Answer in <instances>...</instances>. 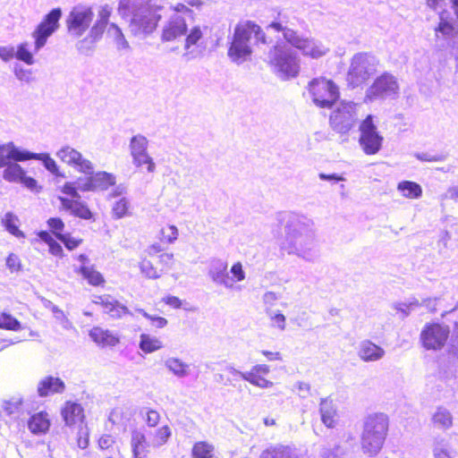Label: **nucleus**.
Instances as JSON below:
<instances>
[{
	"label": "nucleus",
	"instance_id": "nucleus-12",
	"mask_svg": "<svg viewBox=\"0 0 458 458\" xmlns=\"http://www.w3.org/2000/svg\"><path fill=\"white\" fill-rule=\"evenodd\" d=\"M359 143L367 155H375L382 148L384 138L377 131L375 117L371 114L366 116L359 126Z\"/></svg>",
	"mask_w": 458,
	"mask_h": 458
},
{
	"label": "nucleus",
	"instance_id": "nucleus-49",
	"mask_svg": "<svg viewBox=\"0 0 458 458\" xmlns=\"http://www.w3.org/2000/svg\"><path fill=\"white\" fill-rule=\"evenodd\" d=\"M3 409L7 415L19 416L22 411V401L20 397H13L10 400L4 401Z\"/></svg>",
	"mask_w": 458,
	"mask_h": 458
},
{
	"label": "nucleus",
	"instance_id": "nucleus-40",
	"mask_svg": "<svg viewBox=\"0 0 458 458\" xmlns=\"http://www.w3.org/2000/svg\"><path fill=\"white\" fill-rule=\"evenodd\" d=\"M434 458H456L457 451L445 439L435 442L432 449Z\"/></svg>",
	"mask_w": 458,
	"mask_h": 458
},
{
	"label": "nucleus",
	"instance_id": "nucleus-5",
	"mask_svg": "<svg viewBox=\"0 0 458 458\" xmlns=\"http://www.w3.org/2000/svg\"><path fill=\"white\" fill-rule=\"evenodd\" d=\"M62 16L61 9H53L45 16L42 21L36 27L31 33L34 39L33 52L30 50V43L24 41L20 43L16 50L14 49V57L25 63L28 65L35 64L34 53H38L45 47L49 37H51L59 28V20Z\"/></svg>",
	"mask_w": 458,
	"mask_h": 458
},
{
	"label": "nucleus",
	"instance_id": "nucleus-39",
	"mask_svg": "<svg viewBox=\"0 0 458 458\" xmlns=\"http://www.w3.org/2000/svg\"><path fill=\"white\" fill-rule=\"evenodd\" d=\"M1 224L7 232L17 238H24V233L19 229V217L13 212H6L1 218Z\"/></svg>",
	"mask_w": 458,
	"mask_h": 458
},
{
	"label": "nucleus",
	"instance_id": "nucleus-46",
	"mask_svg": "<svg viewBox=\"0 0 458 458\" xmlns=\"http://www.w3.org/2000/svg\"><path fill=\"white\" fill-rule=\"evenodd\" d=\"M139 268L140 274L146 278L157 279L161 276V272L146 258L139 262Z\"/></svg>",
	"mask_w": 458,
	"mask_h": 458
},
{
	"label": "nucleus",
	"instance_id": "nucleus-63",
	"mask_svg": "<svg viewBox=\"0 0 458 458\" xmlns=\"http://www.w3.org/2000/svg\"><path fill=\"white\" fill-rule=\"evenodd\" d=\"M6 266L12 271H18L20 269V259L14 254H10L6 259Z\"/></svg>",
	"mask_w": 458,
	"mask_h": 458
},
{
	"label": "nucleus",
	"instance_id": "nucleus-1",
	"mask_svg": "<svg viewBox=\"0 0 458 458\" xmlns=\"http://www.w3.org/2000/svg\"><path fill=\"white\" fill-rule=\"evenodd\" d=\"M284 237L280 250L304 261L313 262L318 257L315 224L312 219L297 213L284 215Z\"/></svg>",
	"mask_w": 458,
	"mask_h": 458
},
{
	"label": "nucleus",
	"instance_id": "nucleus-35",
	"mask_svg": "<svg viewBox=\"0 0 458 458\" xmlns=\"http://www.w3.org/2000/svg\"><path fill=\"white\" fill-rule=\"evenodd\" d=\"M77 274H80L87 282L93 286H99L105 284L104 276L100 272L96 270L94 266H80V267L74 270Z\"/></svg>",
	"mask_w": 458,
	"mask_h": 458
},
{
	"label": "nucleus",
	"instance_id": "nucleus-36",
	"mask_svg": "<svg viewBox=\"0 0 458 458\" xmlns=\"http://www.w3.org/2000/svg\"><path fill=\"white\" fill-rule=\"evenodd\" d=\"M164 347L163 341L149 334H141L140 335L139 348L144 353H152L161 350Z\"/></svg>",
	"mask_w": 458,
	"mask_h": 458
},
{
	"label": "nucleus",
	"instance_id": "nucleus-27",
	"mask_svg": "<svg viewBox=\"0 0 458 458\" xmlns=\"http://www.w3.org/2000/svg\"><path fill=\"white\" fill-rule=\"evenodd\" d=\"M50 420L47 412L33 414L28 420V428L33 435H44L50 428Z\"/></svg>",
	"mask_w": 458,
	"mask_h": 458
},
{
	"label": "nucleus",
	"instance_id": "nucleus-17",
	"mask_svg": "<svg viewBox=\"0 0 458 458\" xmlns=\"http://www.w3.org/2000/svg\"><path fill=\"white\" fill-rule=\"evenodd\" d=\"M449 327L445 325L434 323L427 324L420 333V342L427 350H441L448 337Z\"/></svg>",
	"mask_w": 458,
	"mask_h": 458
},
{
	"label": "nucleus",
	"instance_id": "nucleus-61",
	"mask_svg": "<svg viewBox=\"0 0 458 458\" xmlns=\"http://www.w3.org/2000/svg\"><path fill=\"white\" fill-rule=\"evenodd\" d=\"M114 444V438L110 435H104L98 440L99 448L102 450H109Z\"/></svg>",
	"mask_w": 458,
	"mask_h": 458
},
{
	"label": "nucleus",
	"instance_id": "nucleus-64",
	"mask_svg": "<svg viewBox=\"0 0 458 458\" xmlns=\"http://www.w3.org/2000/svg\"><path fill=\"white\" fill-rule=\"evenodd\" d=\"M62 192L66 195H69L74 199L80 198V195L77 192V188L74 186V184L72 182H66L62 187Z\"/></svg>",
	"mask_w": 458,
	"mask_h": 458
},
{
	"label": "nucleus",
	"instance_id": "nucleus-11",
	"mask_svg": "<svg viewBox=\"0 0 458 458\" xmlns=\"http://www.w3.org/2000/svg\"><path fill=\"white\" fill-rule=\"evenodd\" d=\"M399 83L393 74L385 72L378 76L367 89L365 101L376 99H395L399 96Z\"/></svg>",
	"mask_w": 458,
	"mask_h": 458
},
{
	"label": "nucleus",
	"instance_id": "nucleus-8",
	"mask_svg": "<svg viewBox=\"0 0 458 458\" xmlns=\"http://www.w3.org/2000/svg\"><path fill=\"white\" fill-rule=\"evenodd\" d=\"M360 104L342 100L336 104L329 115V125L338 134L348 135L359 119Z\"/></svg>",
	"mask_w": 458,
	"mask_h": 458
},
{
	"label": "nucleus",
	"instance_id": "nucleus-33",
	"mask_svg": "<svg viewBox=\"0 0 458 458\" xmlns=\"http://www.w3.org/2000/svg\"><path fill=\"white\" fill-rule=\"evenodd\" d=\"M453 420L454 418L450 411L443 406L437 407L431 416L433 425L443 430L452 428Z\"/></svg>",
	"mask_w": 458,
	"mask_h": 458
},
{
	"label": "nucleus",
	"instance_id": "nucleus-6",
	"mask_svg": "<svg viewBox=\"0 0 458 458\" xmlns=\"http://www.w3.org/2000/svg\"><path fill=\"white\" fill-rule=\"evenodd\" d=\"M389 427L388 417L382 412L369 414L363 420L360 445L364 454L374 456L385 443Z\"/></svg>",
	"mask_w": 458,
	"mask_h": 458
},
{
	"label": "nucleus",
	"instance_id": "nucleus-10",
	"mask_svg": "<svg viewBox=\"0 0 458 458\" xmlns=\"http://www.w3.org/2000/svg\"><path fill=\"white\" fill-rule=\"evenodd\" d=\"M308 91L314 105L320 108H331L340 97L338 86L325 77L310 81Z\"/></svg>",
	"mask_w": 458,
	"mask_h": 458
},
{
	"label": "nucleus",
	"instance_id": "nucleus-54",
	"mask_svg": "<svg viewBox=\"0 0 458 458\" xmlns=\"http://www.w3.org/2000/svg\"><path fill=\"white\" fill-rule=\"evenodd\" d=\"M344 452L340 445H335L334 447H324L321 451L322 458H343Z\"/></svg>",
	"mask_w": 458,
	"mask_h": 458
},
{
	"label": "nucleus",
	"instance_id": "nucleus-4",
	"mask_svg": "<svg viewBox=\"0 0 458 458\" xmlns=\"http://www.w3.org/2000/svg\"><path fill=\"white\" fill-rule=\"evenodd\" d=\"M252 39L256 44H267L266 33L259 24L252 21L238 22L228 38V58L236 64L250 61L253 54Z\"/></svg>",
	"mask_w": 458,
	"mask_h": 458
},
{
	"label": "nucleus",
	"instance_id": "nucleus-45",
	"mask_svg": "<svg viewBox=\"0 0 458 458\" xmlns=\"http://www.w3.org/2000/svg\"><path fill=\"white\" fill-rule=\"evenodd\" d=\"M0 328L10 331H20L23 329L22 325L10 313L3 311L0 313Z\"/></svg>",
	"mask_w": 458,
	"mask_h": 458
},
{
	"label": "nucleus",
	"instance_id": "nucleus-29",
	"mask_svg": "<svg viewBox=\"0 0 458 458\" xmlns=\"http://www.w3.org/2000/svg\"><path fill=\"white\" fill-rule=\"evenodd\" d=\"M260 458H305L295 449L284 445L270 446L264 450Z\"/></svg>",
	"mask_w": 458,
	"mask_h": 458
},
{
	"label": "nucleus",
	"instance_id": "nucleus-56",
	"mask_svg": "<svg viewBox=\"0 0 458 458\" xmlns=\"http://www.w3.org/2000/svg\"><path fill=\"white\" fill-rule=\"evenodd\" d=\"M47 225L52 231V233L59 239V236H62L61 233L64 228V224L60 218H49L47 220Z\"/></svg>",
	"mask_w": 458,
	"mask_h": 458
},
{
	"label": "nucleus",
	"instance_id": "nucleus-50",
	"mask_svg": "<svg viewBox=\"0 0 458 458\" xmlns=\"http://www.w3.org/2000/svg\"><path fill=\"white\" fill-rule=\"evenodd\" d=\"M13 74L15 78L22 83L30 84L35 81L32 70L24 68L21 64L14 65Z\"/></svg>",
	"mask_w": 458,
	"mask_h": 458
},
{
	"label": "nucleus",
	"instance_id": "nucleus-51",
	"mask_svg": "<svg viewBox=\"0 0 458 458\" xmlns=\"http://www.w3.org/2000/svg\"><path fill=\"white\" fill-rule=\"evenodd\" d=\"M130 203L127 199L122 198L115 201L112 208L113 216L116 219L123 218L129 214Z\"/></svg>",
	"mask_w": 458,
	"mask_h": 458
},
{
	"label": "nucleus",
	"instance_id": "nucleus-43",
	"mask_svg": "<svg viewBox=\"0 0 458 458\" xmlns=\"http://www.w3.org/2000/svg\"><path fill=\"white\" fill-rule=\"evenodd\" d=\"M107 36L114 40L118 49H127L129 43L122 30L114 23H111L107 29Z\"/></svg>",
	"mask_w": 458,
	"mask_h": 458
},
{
	"label": "nucleus",
	"instance_id": "nucleus-21",
	"mask_svg": "<svg viewBox=\"0 0 458 458\" xmlns=\"http://www.w3.org/2000/svg\"><path fill=\"white\" fill-rule=\"evenodd\" d=\"M357 354L364 362H376L385 357L386 351L370 340H363L359 344Z\"/></svg>",
	"mask_w": 458,
	"mask_h": 458
},
{
	"label": "nucleus",
	"instance_id": "nucleus-7",
	"mask_svg": "<svg viewBox=\"0 0 458 458\" xmlns=\"http://www.w3.org/2000/svg\"><path fill=\"white\" fill-rule=\"evenodd\" d=\"M272 71L281 79L295 78L301 70V59L297 53L285 45L274 46L267 54Z\"/></svg>",
	"mask_w": 458,
	"mask_h": 458
},
{
	"label": "nucleus",
	"instance_id": "nucleus-19",
	"mask_svg": "<svg viewBox=\"0 0 458 458\" xmlns=\"http://www.w3.org/2000/svg\"><path fill=\"white\" fill-rule=\"evenodd\" d=\"M5 166L3 173L4 180L10 182H18L23 184L27 189L34 192H39L41 187L38 185V182L32 177L27 176L26 172L17 163H10Z\"/></svg>",
	"mask_w": 458,
	"mask_h": 458
},
{
	"label": "nucleus",
	"instance_id": "nucleus-3",
	"mask_svg": "<svg viewBox=\"0 0 458 458\" xmlns=\"http://www.w3.org/2000/svg\"><path fill=\"white\" fill-rule=\"evenodd\" d=\"M119 8L131 16L130 32L136 37L145 38L157 29L163 6L154 0H121Z\"/></svg>",
	"mask_w": 458,
	"mask_h": 458
},
{
	"label": "nucleus",
	"instance_id": "nucleus-60",
	"mask_svg": "<svg viewBox=\"0 0 458 458\" xmlns=\"http://www.w3.org/2000/svg\"><path fill=\"white\" fill-rule=\"evenodd\" d=\"M14 57V47L0 46V58L4 62H9Z\"/></svg>",
	"mask_w": 458,
	"mask_h": 458
},
{
	"label": "nucleus",
	"instance_id": "nucleus-59",
	"mask_svg": "<svg viewBox=\"0 0 458 458\" xmlns=\"http://www.w3.org/2000/svg\"><path fill=\"white\" fill-rule=\"evenodd\" d=\"M267 29H272L276 31L282 32L284 38L286 40V34L288 32H296L295 30L287 28L282 21H273L268 26Z\"/></svg>",
	"mask_w": 458,
	"mask_h": 458
},
{
	"label": "nucleus",
	"instance_id": "nucleus-20",
	"mask_svg": "<svg viewBox=\"0 0 458 458\" xmlns=\"http://www.w3.org/2000/svg\"><path fill=\"white\" fill-rule=\"evenodd\" d=\"M270 373V367L267 364H256L242 375V378L252 386L261 389L273 387L274 383L265 377Z\"/></svg>",
	"mask_w": 458,
	"mask_h": 458
},
{
	"label": "nucleus",
	"instance_id": "nucleus-42",
	"mask_svg": "<svg viewBox=\"0 0 458 458\" xmlns=\"http://www.w3.org/2000/svg\"><path fill=\"white\" fill-rule=\"evenodd\" d=\"M397 190L403 197L409 199H418L422 195V189L420 185L414 182H401L398 183Z\"/></svg>",
	"mask_w": 458,
	"mask_h": 458
},
{
	"label": "nucleus",
	"instance_id": "nucleus-26",
	"mask_svg": "<svg viewBox=\"0 0 458 458\" xmlns=\"http://www.w3.org/2000/svg\"><path fill=\"white\" fill-rule=\"evenodd\" d=\"M435 34L437 38L452 40L453 47L458 48V40H456L458 28L452 21L444 19L443 16H440V21L435 28Z\"/></svg>",
	"mask_w": 458,
	"mask_h": 458
},
{
	"label": "nucleus",
	"instance_id": "nucleus-25",
	"mask_svg": "<svg viewBox=\"0 0 458 458\" xmlns=\"http://www.w3.org/2000/svg\"><path fill=\"white\" fill-rule=\"evenodd\" d=\"M90 338L101 347H113L120 342V337L108 329L95 327L89 331Z\"/></svg>",
	"mask_w": 458,
	"mask_h": 458
},
{
	"label": "nucleus",
	"instance_id": "nucleus-52",
	"mask_svg": "<svg viewBox=\"0 0 458 458\" xmlns=\"http://www.w3.org/2000/svg\"><path fill=\"white\" fill-rule=\"evenodd\" d=\"M268 318L271 322V327L280 331H284L286 328L285 316L279 310L267 311Z\"/></svg>",
	"mask_w": 458,
	"mask_h": 458
},
{
	"label": "nucleus",
	"instance_id": "nucleus-58",
	"mask_svg": "<svg viewBox=\"0 0 458 458\" xmlns=\"http://www.w3.org/2000/svg\"><path fill=\"white\" fill-rule=\"evenodd\" d=\"M297 394L302 398H308L311 394V388L310 384L305 382H297L295 385Z\"/></svg>",
	"mask_w": 458,
	"mask_h": 458
},
{
	"label": "nucleus",
	"instance_id": "nucleus-28",
	"mask_svg": "<svg viewBox=\"0 0 458 458\" xmlns=\"http://www.w3.org/2000/svg\"><path fill=\"white\" fill-rule=\"evenodd\" d=\"M62 417L67 426H72L84 418L83 408L73 402H66L62 409Z\"/></svg>",
	"mask_w": 458,
	"mask_h": 458
},
{
	"label": "nucleus",
	"instance_id": "nucleus-55",
	"mask_svg": "<svg viewBox=\"0 0 458 458\" xmlns=\"http://www.w3.org/2000/svg\"><path fill=\"white\" fill-rule=\"evenodd\" d=\"M144 419H145L146 424L148 427L154 428L158 424V422L160 420V414L156 410L147 409L146 412H145Z\"/></svg>",
	"mask_w": 458,
	"mask_h": 458
},
{
	"label": "nucleus",
	"instance_id": "nucleus-13",
	"mask_svg": "<svg viewBox=\"0 0 458 458\" xmlns=\"http://www.w3.org/2000/svg\"><path fill=\"white\" fill-rule=\"evenodd\" d=\"M286 41L307 57L319 59L329 52V47L322 41L312 38L304 37L298 32H288Z\"/></svg>",
	"mask_w": 458,
	"mask_h": 458
},
{
	"label": "nucleus",
	"instance_id": "nucleus-2",
	"mask_svg": "<svg viewBox=\"0 0 458 458\" xmlns=\"http://www.w3.org/2000/svg\"><path fill=\"white\" fill-rule=\"evenodd\" d=\"M207 32L206 25L199 23L189 28L183 16L172 13L162 25L160 39L163 42H173L185 36L183 57L190 61L202 56L206 51Z\"/></svg>",
	"mask_w": 458,
	"mask_h": 458
},
{
	"label": "nucleus",
	"instance_id": "nucleus-48",
	"mask_svg": "<svg viewBox=\"0 0 458 458\" xmlns=\"http://www.w3.org/2000/svg\"><path fill=\"white\" fill-rule=\"evenodd\" d=\"M230 273L232 274L231 276H229L231 284L230 286H225V288L232 290L234 289L236 283L245 280L246 275L243 270L242 264L240 261L235 262L231 267Z\"/></svg>",
	"mask_w": 458,
	"mask_h": 458
},
{
	"label": "nucleus",
	"instance_id": "nucleus-38",
	"mask_svg": "<svg viewBox=\"0 0 458 458\" xmlns=\"http://www.w3.org/2000/svg\"><path fill=\"white\" fill-rule=\"evenodd\" d=\"M90 175L93 188L96 191H106L115 184V176L113 174L102 171L96 174L92 173Z\"/></svg>",
	"mask_w": 458,
	"mask_h": 458
},
{
	"label": "nucleus",
	"instance_id": "nucleus-30",
	"mask_svg": "<svg viewBox=\"0 0 458 458\" xmlns=\"http://www.w3.org/2000/svg\"><path fill=\"white\" fill-rule=\"evenodd\" d=\"M63 208L69 210L72 215L83 218L90 219L91 212L86 205L77 199H70L59 197Z\"/></svg>",
	"mask_w": 458,
	"mask_h": 458
},
{
	"label": "nucleus",
	"instance_id": "nucleus-53",
	"mask_svg": "<svg viewBox=\"0 0 458 458\" xmlns=\"http://www.w3.org/2000/svg\"><path fill=\"white\" fill-rule=\"evenodd\" d=\"M179 235V231L175 225H169L167 226L163 227L160 230V240L163 242H166L168 244L174 243Z\"/></svg>",
	"mask_w": 458,
	"mask_h": 458
},
{
	"label": "nucleus",
	"instance_id": "nucleus-24",
	"mask_svg": "<svg viewBox=\"0 0 458 458\" xmlns=\"http://www.w3.org/2000/svg\"><path fill=\"white\" fill-rule=\"evenodd\" d=\"M319 413L322 423L329 428H335L338 423V411L335 403L329 397L322 398L319 403Z\"/></svg>",
	"mask_w": 458,
	"mask_h": 458
},
{
	"label": "nucleus",
	"instance_id": "nucleus-47",
	"mask_svg": "<svg viewBox=\"0 0 458 458\" xmlns=\"http://www.w3.org/2000/svg\"><path fill=\"white\" fill-rule=\"evenodd\" d=\"M214 446L208 442H197L192 448L193 458H213Z\"/></svg>",
	"mask_w": 458,
	"mask_h": 458
},
{
	"label": "nucleus",
	"instance_id": "nucleus-57",
	"mask_svg": "<svg viewBox=\"0 0 458 458\" xmlns=\"http://www.w3.org/2000/svg\"><path fill=\"white\" fill-rule=\"evenodd\" d=\"M170 10L174 12V13H178L179 15H191L193 13L192 10L187 6L185 2L177 3L175 4L171 5Z\"/></svg>",
	"mask_w": 458,
	"mask_h": 458
},
{
	"label": "nucleus",
	"instance_id": "nucleus-23",
	"mask_svg": "<svg viewBox=\"0 0 458 458\" xmlns=\"http://www.w3.org/2000/svg\"><path fill=\"white\" fill-rule=\"evenodd\" d=\"M227 267V262L223 259H216L210 261L208 276L211 278L213 283L224 287L230 286L231 283Z\"/></svg>",
	"mask_w": 458,
	"mask_h": 458
},
{
	"label": "nucleus",
	"instance_id": "nucleus-9",
	"mask_svg": "<svg viewBox=\"0 0 458 458\" xmlns=\"http://www.w3.org/2000/svg\"><path fill=\"white\" fill-rule=\"evenodd\" d=\"M379 61L369 53L355 54L350 63L347 81L353 87L359 86L376 73Z\"/></svg>",
	"mask_w": 458,
	"mask_h": 458
},
{
	"label": "nucleus",
	"instance_id": "nucleus-62",
	"mask_svg": "<svg viewBox=\"0 0 458 458\" xmlns=\"http://www.w3.org/2000/svg\"><path fill=\"white\" fill-rule=\"evenodd\" d=\"M59 240L62 241L65 247L69 250L77 248L81 242V240L72 238L68 234H63L62 236H59Z\"/></svg>",
	"mask_w": 458,
	"mask_h": 458
},
{
	"label": "nucleus",
	"instance_id": "nucleus-44",
	"mask_svg": "<svg viewBox=\"0 0 458 458\" xmlns=\"http://www.w3.org/2000/svg\"><path fill=\"white\" fill-rule=\"evenodd\" d=\"M36 159L43 163L45 168L55 175H59V167L56 162L47 153H31L29 154V160Z\"/></svg>",
	"mask_w": 458,
	"mask_h": 458
},
{
	"label": "nucleus",
	"instance_id": "nucleus-16",
	"mask_svg": "<svg viewBox=\"0 0 458 458\" xmlns=\"http://www.w3.org/2000/svg\"><path fill=\"white\" fill-rule=\"evenodd\" d=\"M93 18L94 13L90 7L75 6L66 20L68 32L76 38L81 37L89 30Z\"/></svg>",
	"mask_w": 458,
	"mask_h": 458
},
{
	"label": "nucleus",
	"instance_id": "nucleus-31",
	"mask_svg": "<svg viewBox=\"0 0 458 458\" xmlns=\"http://www.w3.org/2000/svg\"><path fill=\"white\" fill-rule=\"evenodd\" d=\"M131 446L133 456H147L148 453L149 440H147L145 434L140 430L131 432Z\"/></svg>",
	"mask_w": 458,
	"mask_h": 458
},
{
	"label": "nucleus",
	"instance_id": "nucleus-14",
	"mask_svg": "<svg viewBox=\"0 0 458 458\" xmlns=\"http://www.w3.org/2000/svg\"><path fill=\"white\" fill-rule=\"evenodd\" d=\"M110 15L111 8L106 5L102 6L98 10V18L91 27L89 35L85 38L80 40L76 45L80 53L83 55H89L93 51L95 43L101 38L105 30L106 29Z\"/></svg>",
	"mask_w": 458,
	"mask_h": 458
},
{
	"label": "nucleus",
	"instance_id": "nucleus-32",
	"mask_svg": "<svg viewBox=\"0 0 458 458\" xmlns=\"http://www.w3.org/2000/svg\"><path fill=\"white\" fill-rule=\"evenodd\" d=\"M64 390V383L58 377H47L41 380L38 386L40 396H47L55 393H62Z\"/></svg>",
	"mask_w": 458,
	"mask_h": 458
},
{
	"label": "nucleus",
	"instance_id": "nucleus-18",
	"mask_svg": "<svg viewBox=\"0 0 458 458\" xmlns=\"http://www.w3.org/2000/svg\"><path fill=\"white\" fill-rule=\"evenodd\" d=\"M55 155L63 163L80 173L91 174L94 172L92 162L70 145L61 147Z\"/></svg>",
	"mask_w": 458,
	"mask_h": 458
},
{
	"label": "nucleus",
	"instance_id": "nucleus-15",
	"mask_svg": "<svg viewBox=\"0 0 458 458\" xmlns=\"http://www.w3.org/2000/svg\"><path fill=\"white\" fill-rule=\"evenodd\" d=\"M148 140L142 134H137L131 138L129 143L130 154L135 167L140 168L146 165L148 173H154L157 165L148 151Z\"/></svg>",
	"mask_w": 458,
	"mask_h": 458
},
{
	"label": "nucleus",
	"instance_id": "nucleus-22",
	"mask_svg": "<svg viewBox=\"0 0 458 458\" xmlns=\"http://www.w3.org/2000/svg\"><path fill=\"white\" fill-rule=\"evenodd\" d=\"M29 151L17 148L13 142L0 144V167L12 163L11 161L29 160Z\"/></svg>",
	"mask_w": 458,
	"mask_h": 458
},
{
	"label": "nucleus",
	"instance_id": "nucleus-34",
	"mask_svg": "<svg viewBox=\"0 0 458 458\" xmlns=\"http://www.w3.org/2000/svg\"><path fill=\"white\" fill-rule=\"evenodd\" d=\"M165 369L178 378L190 375V365L178 357H168L165 360Z\"/></svg>",
	"mask_w": 458,
	"mask_h": 458
},
{
	"label": "nucleus",
	"instance_id": "nucleus-41",
	"mask_svg": "<svg viewBox=\"0 0 458 458\" xmlns=\"http://www.w3.org/2000/svg\"><path fill=\"white\" fill-rule=\"evenodd\" d=\"M111 317L119 318L128 313V309L109 295L102 307Z\"/></svg>",
	"mask_w": 458,
	"mask_h": 458
},
{
	"label": "nucleus",
	"instance_id": "nucleus-37",
	"mask_svg": "<svg viewBox=\"0 0 458 458\" xmlns=\"http://www.w3.org/2000/svg\"><path fill=\"white\" fill-rule=\"evenodd\" d=\"M172 436V429L168 425H164L148 434L149 445L153 448L165 445Z\"/></svg>",
	"mask_w": 458,
	"mask_h": 458
}]
</instances>
